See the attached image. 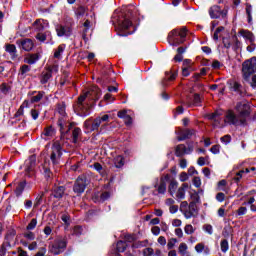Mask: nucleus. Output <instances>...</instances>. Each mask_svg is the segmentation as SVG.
<instances>
[{"instance_id": "obj_1", "label": "nucleus", "mask_w": 256, "mask_h": 256, "mask_svg": "<svg viewBox=\"0 0 256 256\" xmlns=\"http://www.w3.org/2000/svg\"><path fill=\"white\" fill-rule=\"evenodd\" d=\"M99 95H101V90L97 86H92L87 91L82 92L75 105L77 113H79L81 117H87L90 109L89 101H97Z\"/></svg>"}, {"instance_id": "obj_2", "label": "nucleus", "mask_w": 256, "mask_h": 256, "mask_svg": "<svg viewBox=\"0 0 256 256\" xmlns=\"http://www.w3.org/2000/svg\"><path fill=\"white\" fill-rule=\"evenodd\" d=\"M103 123H109V115L105 114L102 117L98 116L96 118H89L84 122V128L88 133H93V131H103V127H105V124Z\"/></svg>"}, {"instance_id": "obj_3", "label": "nucleus", "mask_w": 256, "mask_h": 256, "mask_svg": "<svg viewBox=\"0 0 256 256\" xmlns=\"http://www.w3.org/2000/svg\"><path fill=\"white\" fill-rule=\"evenodd\" d=\"M208 13L211 19H223L224 23L227 24V15L229 13V7L225 6L221 8L219 5H213L209 8Z\"/></svg>"}, {"instance_id": "obj_4", "label": "nucleus", "mask_w": 256, "mask_h": 256, "mask_svg": "<svg viewBox=\"0 0 256 256\" xmlns=\"http://www.w3.org/2000/svg\"><path fill=\"white\" fill-rule=\"evenodd\" d=\"M61 157H63V147L61 142L55 141L51 147L50 161L53 165H59L61 163Z\"/></svg>"}, {"instance_id": "obj_5", "label": "nucleus", "mask_w": 256, "mask_h": 256, "mask_svg": "<svg viewBox=\"0 0 256 256\" xmlns=\"http://www.w3.org/2000/svg\"><path fill=\"white\" fill-rule=\"evenodd\" d=\"M224 123L225 125H233L234 127H239L243 125L245 122L234 110L229 109L224 114Z\"/></svg>"}, {"instance_id": "obj_6", "label": "nucleus", "mask_w": 256, "mask_h": 256, "mask_svg": "<svg viewBox=\"0 0 256 256\" xmlns=\"http://www.w3.org/2000/svg\"><path fill=\"white\" fill-rule=\"evenodd\" d=\"M65 249H67V238L58 237L55 239L54 243L49 246V253H52V255H61Z\"/></svg>"}, {"instance_id": "obj_7", "label": "nucleus", "mask_w": 256, "mask_h": 256, "mask_svg": "<svg viewBox=\"0 0 256 256\" xmlns=\"http://www.w3.org/2000/svg\"><path fill=\"white\" fill-rule=\"evenodd\" d=\"M185 37H187V28L182 27L181 29H174L169 34V39L173 45H181L185 43Z\"/></svg>"}, {"instance_id": "obj_8", "label": "nucleus", "mask_w": 256, "mask_h": 256, "mask_svg": "<svg viewBox=\"0 0 256 256\" xmlns=\"http://www.w3.org/2000/svg\"><path fill=\"white\" fill-rule=\"evenodd\" d=\"M235 111L238 117L242 118L243 122L246 123L247 117L251 115V105H249V102H247V100H243L236 104Z\"/></svg>"}, {"instance_id": "obj_9", "label": "nucleus", "mask_w": 256, "mask_h": 256, "mask_svg": "<svg viewBox=\"0 0 256 256\" xmlns=\"http://www.w3.org/2000/svg\"><path fill=\"white\" fill-rule=\"evenodd\" d=\"M58 71H59V66L57 65H53L45 68L39 76L41 85H46V83H49V81L51 80V77H53V73H57Z\"/></svg>"}, {"instance_id": "obj_10", "label": "nucleus", "mask_w": 256, "mask_h": 256, "mask_svg": "<svg viewBox=\"0 0 256 256\" xmlns=\"http://www.w3.org/2000/svg\"><path fill=\"white\" fill-rule=\"evenodd\" d=\"M256 71V59L252 58L250 60H246L242 64V72L244 79H247L248 77H251L253 73Z\"/></svg>"}, {"instance_id": "obj_11", "label": "nucleus", "mask_w": 256, "mask_h": 256, "mask_svg": "<svg viewBox=\"0 0 256 256\" xmlns=\"http://www.w3.org/2000/svg\"><path fill=\"white\" fill-rule=\"evenodd\" d=\"M87 187V176L81 175L79 176L73 186L74 193L77 195H81V193H85V189Z\"/></svg>"}, {"instance_id": "obj_12", "label": "nucleus", "mask_w": 256, "mask_h": 256, "mask_svg": "<svg viewBox=\"0 0 256 256\" xmlns=\"http://www.w3.org/2000/svg\"><path fill=\"white\" fill-rule=\"evenodd\" d=\"M176 157H183V155H191L193 153V146H185V144H178L174 147Z\"/></svg>"}, {"instance_id": "obj_13", "label": "nucleus", "mask_w": 256, "mask_h": 256, "mask_svg": "<svg viewBox=\"0 0 256 256\" xmlns=\"http://www.w3.org/2000/svg\"><path fill=\"white\" fill-rule=\"evenodd\" d=\"M182 213L187 219H191V217H197V213H199L197 204H195V202H190L188 207Z\"/></svg>"}, {"instance_id": "obj_14", "label": "nucleus", "mask_w": 256, "mask_h": 256, "mask_svg": "<svg viewBox=\"0 0 256 256\" xmlns=\"http://www.w3.org/2000/svg\"><path fill=\"white\" fill-rule=\"evenodd\" d=\"M16 44L24 51H33V47H35V43L29 38L17 40Z\"/></svg>"}, {"instance_id": "obj_15", "label": "nucleus", "mask_w": 256, "mask_h": 256, "mask_svg": "<svg viewBox=\"0 0 256 256\" xmlns=\"http://www.w3.org/2000/svg\"><path fill=\"white\" fill-rule=\"evenodd\" d=\"M55 29H56V33H57V35H58V37H69V35H71V33H72V29H71V27H69V26H63V25H61V24H57L56 26H55Z\"/></svg>"}, {"instance_id": "obj_16", "label": "nucleus", "mask_w": 256, "mask_h": 256, "mask_svg": "<svg viewBox=\"0 0 256 256\" xmlns=\"http://www.w3.org/2000/svg\"><path fill=\"white\" fill-rule=\"evenodd\" d=\"M58 126L60 127L61 134L65 135L71 131L72 124H69L65 117H61L58 120Z\"/></svg>"}, {"instance_id": "obj_17", "label": "nucleus", "mask_w": 256, "mask_h": 256, "mask_svg": "<svg viewBox=\"0 0 256 256\" xmlns=\"http://www.w3.org/2000/svg\"><path fill=\"white\" fill-rule=\"evenodd\" d=\"M199 195H203V189H199L197 190H190L189 191V196L191 199V203H194V205H197V203H201V196Z\"/></svg>"}, {"instance_id": "obj_18", "label": "nucleus", "mask_w": 256, "mask_h": 256, "mask_svg": "<svg viewBox=\"0 0 256 256\" xmlns=\"http://www.w3.org/2000/svg\"><path fill=\"white\" fill-rule=\"evenodd\" d=\"M187 189H189V184L188 183H183L176 191L175 198L178 201H182L185 199V195L187 193Z\"/></svg>"}, {"instance_id": "obj_19", "label": "nucleus", "mask_w": 256, "mask_h": 256, "mask_svg": "<svg viewBox=\"0 0 256 256\" xmlns=\"http://www.w3.org/2000/svg\"><path fill=\"white\" fill-rule=\"evenodd\" d=\"M37 162V159L35 156H30L28 160L25 161V172L27 174L33 173V169H35V163Z\"/></svg>"}, {"instance_id": "obj_20", "label": "nucleus", "mask_w": 256, "mask_h": 256, "mask_svg": "<svg viewBox=\"0 0 256 256\" xmlns=\"http://www.w3.org/2000/svg\"><path fill=\"white\" fill-rule=\"evenodd\" d=\"M42 139H45V141L52 139V137H55V129L53 126H48L44 129V131L41 134Z\"/></svg>"}, {"instance_id": "obj_21", "label": "nucleus", "mask_w": 256, "mask_h": 256, "mask_svg": "<svg viewBox=\"0 0 256 256\" xmlns=\"http://www.w3.org/2000/svg\"><path fill=\"white\" fill-rule=\"evenodd\" d=\"M177 79V72H166L165 77L161 81L162 87H167V81H175Z\"/></svg>"}, {"instance_id": "obj_22", "label": "nucleus", "mask_w": 256, "mask_h": 256, "mask_svg": "<svg viewBox=\"0 0 256 256\" xmlns=\"http://www.w3.org/2000/svg\"><path fill=\"white\" fill-rule=\"evenodd\" d=\"M196 131L194 129H186L180 133L178 136V141H185V139H191L195 135Z\"/></svg>"}, {"instance_id": "obj_23", "label": "nucleus", "mask_w": 256, "mask_h": 256, "mask_svg": "<svg viewBox=\"0 0 256 256\" xmlns=\"http://www.w3.org/2000/svg\"><path fill=\"white\" fill-rule=\"evenodd\" d=\"M131 27H133V23L130 22L129 19H124L122 22H120L118 24V30L120 32H123V31H129V29H131Z\"/></svg>"}, {"instance_id": "obj_24", "label": "nucleus", "mask_w": 256, "mask_h": 256, "mask_svg": "<svg viewBox=\"0 0 256 256\" xmlns=\"http://www.w3.org/2000/svg\"><path fill=\"white\" fill-rule=\"evenodd\" d=\"M239 34L244 38L247 39L248 41H250V43H255V35L253 34V32L249 31V30H240Z\"/></svg>"}, {"instance_id": "obj_25", "label": "nucleus", "mask_w": 256, "mask_h": 256, "mask_svg": "<svg viewBox=\"0 0 256 256\" xmlns=\"http://www.w3.org/2000/svg\"><path fill=\"white\" fill-rule=\"evenodd\" d=\"M39 59H40L39 54H28L24 58V63H27L28 65H35V63H37Z\"/></svg>"}, {"instance_id": "obj_26", "label": "nucleus", "mask_w": 256, "mask_h": 256, "mask_svg": "<svg viewBox=\"0 0 256 256\" xmlns=\"http://www.w3.org/2000/svg\"><path fill=\"white\" fill-rule=\"evenodd\" d=\"M195 251L198 253H205V255H210L211 254V249L209 246H205L203 242L196 244L195 246Z\"/></svg>"}, {"instance_id": "obj_27", "label": "nucleus", "mask_w": 256, "mask_h": 256, "mask_svg": "<svg viewBox=\"0 0 256 256\" xmlns=\"http://www.w3.org/2000/svg\"><path fill=\"white\" fill-rule=\"evenodd\" d=\"M52 195H53V197H55V199H62L63 195H65V187L56 186L53 189Z\"/></svg>"}, {"instance_id": "obj_28", "label": "nucleus", "mask_w": 256, "mask_h": 256, "mask_svg": "<svg viewBox=\"0 0 256 256\" xmlns=\"http://www.w3.org/2000/svg\"><path fill=\"white\" fill-rule=\"evenodd\" d=\"M177 187H179V182L176 180H171L168 186V193H170L171 197L175 195V191H177Z\"/></svg>"}, {"instance_id": "obj_29", "label": "nucleus", "mask_w": 256, "mask_h": 256, "mask_svg": "<svg viewBox=\"0 0 256 256\" xmlns=\"http://www.w3.org/2000/svg\"><path fill=\"white\" fill-rule=\"evenodd\" d=\"M47 37H50L51 38V32L49 31H46V32H39L37 35H36V39L37 41H40V43H45V41H47Z\"/></svg>"}, {"instance_id": "obj_30", "label": "nucleus", "mask_w": 256, "mask_h": 256, "mask_svg": "<svg viewBox=\"0 0 256 256\" xmlns=\"http://www.w3.org/2000/svg\"><path fill=\"white\" fill-rule=\"evenodd\" d=\"M31 71V66L24 64L19 69V75L22 77V79H25L27 77V74Z\"/></svg>"}, {"instance_id": "obj_31", "label": "nucleus", "mask_w": 256, "mask_h": 256, "mask_svg": "<svg viewBox=\"0 0 256 256\" xmlns=\"http://www.w3.org/2000/svg\"><path fill=\"white\" fill-rule=\"evenodd\" d=\"M26 185H27L26 181H22L18 184V186L15 189L16 197H21V195H23V191H25Z\"/></svg>"}, {"instance_id": "obj_32", "label": "nucleus", "mask_w": 256, "mask_h": 256, "mask_svg": "<svg viewBox=\"0 0 256 256\" xmlns=\"http://www.w3.org/2000/svg\"><path fill=\"white\" fill-rule=\"evenodd\" d=\"M114 165L117 169H121L123 165H125V158L123 156L118 155L114 158Z\"/></svg>"}, {"instance_id": "obj_33", "label": "nucleus", "mask_w": 256, "mask_h": 256, "mask_svg": "<svg viewBox=\"0 0 256 256\" xmlns=\"http://www.w3.org/2000/svg\"><path fill=\"white\" fill-rule=\"evenodd\" d=\"M81 128L76 127L74 128V130L72 131V139H73V143H79V137H81Z\"/></svg>"}, {"instance_id": "obj_34", "label": "nucleus", "mask_w": 256, "mask_h": 256, "mask_svg": "<svg viewBox=\"0 0 256 256\" xmlns=\"http://www.w3.org/2000/svg\"><path fill=\"white\" fill-rule=\"evenodd\" d=\"M187 249H189L187 244L185 242H182V243H180V245L178 247V253H180L181 256H186L187 255Z\"/></svg>"}, {"instance_id": "obj_35", "label": "nucleus", "mask_w": 256, "mask_h": 256, "mask_svg": "<svg viewBox=\"0 0 256 256\" xmlns=\"http://www.w3.org/2000/svg\"><path fill=\"white\" fill-rule=\"evenodd\" d=\"M220 249H221L222 253H227L229 251V241L227 239L221 240Z\"/></svg>"}, {"instance_id": "obj_36", "label": "nucleus", "mask_w": 256, "mask_h": 256, "mask_svg": "<svg viewBox=\"0 0 256 256\" xmlns=\"http://www.w3.org/2000/svg\"><path fill=\"white\" fill-rule=\"evenodd\" d=\"M116 249L118 253H124V251L127 249V243L124 241H118L116 244Z\"/></svg>"}, {"instance_id": "obj_37", "label": "nucleus", "mask_w": 256, "mask_h": 256, "mask_svg": "<svg viewBox=\"0 0 256 256\" xmlns=\"http://www.w3.org/2000/svg\"><path fill=\"white\" fill-rule=\"evenodd\" d=\"M157 191L160 195H165V193L167 192V184L165 183V181H160Z\"/></svg>"}, {"instance_id": "obj_38", "label": "nucleus", "mask_w": 256, "mask_h": 256, "mask_svg": "<svg viewBox=\"0 0 256 256\" xmlns=\"http://www.w3.org/2000/svg\"><path fill=\"white\" fill-rule=\"evenodd\" d=\"M63 51H65V44H61L58 46L57 50L54 52L55 59H60Z\"/></svg>"}, {"instance_id": "obj_39", "label": "nucleus", "mask_w": 256, "mask_h": 256, "mask_svg": "<svg viewBox=\"0 0 256 256\" xmlns=\"http://www.w3.org/2000/svg\"><path fill=\"white\" fill-rule=\"evenodd\" d=\"M242 88H243V86H241V84L239 82H233L231 84V90L235 91V93H239V95H241Z\"/></svg>"}, {"instance_id": "obj_40", "label": "nucleus", "mask_w": 256, "mask_h": 256, "mask_svg": "<svg viewBox=\"0 0 256 256\" xmlns=\"http://www.w3.org/2000/svg\"><path fill=\"white\" fill-rule=\"evenodd\" d=\"M43 95H45V92L40 91L36 96L31 97V103H39L41 99H43Z\"/></svg>"}, {"instance_id": "obj_41", "label": "nucleus", "mask_w": 256, "mask_h": 256, "mask_svg": "<svg viewBox=\"0 0 256 256\" xmlns=\"http://www.w3.org/2000/svg\"><path fill=\"white\" fill-rule=\"evenodd\" d=\"M251 13H253V6H251V4H246V14L248 16V23H251V21H253V16H251Z\"/></svg>"}, {"instance_id": "obj_42", "label": "nucleus", "mask_w": 256, "mask_h": 256, "mask_svg": "<svg viewBox=\"0 0 256 256\" xmlns=\"http://www.w3.org/2000/svg\"><path fill=\"white\" fill-rule=\"evenodd\" d=\"M34 27L37 29V31H43L45 29V26L43 25V20L38 19L34 22Z\"/></svg>"}, {"instance_id": "obj_43", "label": "nucleus", "mask_w": 256, "mask_h": 256, "mask_svg": "<svg viewBox=\"0 0 256 256\" xmlns=\"http://www.w3.org/2000/svg\"><path fill=\"white\" fill-rule=\"evenodd\" d=\"M6 51L10 53V55H15V53H17V47H15L14 44H8L6 45Z\"/></svg>"}, {"instance_id": "obj_44", "label": "nucleus", "mask_w": 256, "mask_h": 256, "mask_svg": "<svg viewBox=\"0 0 256 256\" xmlns=\"http://www.w3.org/2000/svg\"><path fill=\"white\" fill-rule=\"evenodd\" d=\"M0 91L4 94L7 95L9 91H11V86H9L7 83H2L0 85Z\"/></svg>"}, {"instance_id": "obj_45", "label": "nucleus", "mask_w": 256, "mask_h": 256, "mask_svg": "<svg viewBox=\"0 0 256 256\" xmlns=\"http://www.w3.org/2000/svg\"><path fill=\"white\" fill-rule=\"evenodd\" d=\"M184 232L186 233V235H193V233H195V228L193 227V225L187 224L184 227Z\"/></svg>"}, {"instance_id": "obj_46", "label": "nucleus", "mask_w": 256, "mask_h": 256, "mask_svg": "<svg viewBox=\"0 0 256 256\" xmlns=\"http://www.w3.org/2000/svg\"><path fill=\"white\" fill-rule=\"evenodd\" d=\"M192 183H193L194 187H196V189H201L202 182H201V178L199 176H195L192 179Z\"/></svg>"}, {"instance_id": "obj_47", "label": "nucleus", "mask_w": 256, "mask_h": 256, "mask_svg": "<svg viewBox=\"0 0 256 256\" xmlns=\"http://www.w3.org/2000/svg\"><path fill=\"white\" fill-rule=\"evenodd\" d=\"M72 235H76V237H79L80 235H83V227L81 226H75L73 228V233Z\"/></svg>"}, {"instance_id": "obj_48", "label": "nucleus", "mask_w": 256, "mask_h": 256, "mask_svg": "<svg viewBox=\"0 0 256 256\" xmlns=\"http://www.w3.org/2000/svg\"><path fill=\"white\" fill-rule=\"evenodd\" d=\"M35 227H37V219L33 218L30 223L27 225L26 229L28 231H33V229H35Z\"/></svg>"}, {"instance_id": "obj_49", "label": "nucleus", "mask_w": 256, "mask_h": 256, "mask_svg": "<svg viewBox=\"0 0 256 256\" xmlns=\"http://www.w3.org/2000/svg\"><path fill=\"white\" fill-rule=\"evenodd\" d=\"M142 255L143 256H153V255H155V250H153V248H151V247L145 248L142 252Z\"/></svg>"}, {"instance_id": "obj_50", "label": "nucleus", "mask_w": 256, "mask_h": 256, "mask_svg": "<svg viewBox=\"0 0 256 256\" xmlns=\"http://www.w3.org/2000/svg\"><path fill=\"white\" fill-rule=\"evenodd\" d=\"M203 231H205V233H208V235H213V226L211 224H204Z\"/></svg>"}, {"instance_id": "obj_51", "label": "nucleus", "mask_w": 256, "mask_h": 256, "mask_svg": "<svg viewBox=\"0 0 256 256\" xmlns=\"http://www.w3.org/2000/svg\"><path fill=\"white\" fill-rule=\"evenodd\" d=\"M85 12H86L85 7L80 6V7H78V8L76 9L75 15H76L77 17H83V15H85Z\"/></svg>"}, {"instance_id": "obj_52", "label": "nucleus", "mask_w": 256, "mask_h": 256, "mask_svg": "<svg viewBox=\"0 0 256 256\" xmlns=\"http://www.w3.org/2000/svg\"><path fill=\"white\" fill-rule=\"evenodd\" d=\"M175 245H177V238H170L167 243V248L173 249V247H175Z\"/></svg>"}, {"instance_id": "obj_53", "label": "nucleus", "mask_w": 256, "mask_h": 256, "mask_svg": "<svg viewBox=\"0 0 256 256\" xmlns=\"http://www.w3.org/2000/svg\"><path fill=\"white\" fill-rule=\"evenodd\" d=\"M243 173H249V169H245V171L244 170H241V171H239L237 174H236V177L234 178L235 179V181H241V178L243 177Z\"/></svg>"}, {"instance_id": "obj_54", "label": "nucleus", "mask_w": 256, "mask_h": 256, "mask_svg": "<svg viewBox=\"0 0 256 256\" xmlns=\"http://www.w3.org/2000/svg\"><path fill=\"white\" fill-rule=\"evenodd\" d=\"M220 141L224 143L225 145H228V143H231V135L227 134L220 138Z\"/></svg>"}, {"instance_id": "obj_55", "label": "nucleus", "mask_w": 256, "mask_h": 256, "mask_svg": "<svg viewBox=\"0 0 256 256\" xmlns=\"http://www.w3.org/2000/svg\"><path fill=\"white\" fill-rule=\"evenodd\" d=\"M30 115H31L32 119H34V121H37V119H39V110L32 109L30 111Z\"/></svg>"}, {"instance_id": "obj_56", "label": "nucleus", "mask_w": 256, "mask_h": 256, "mask_svg": "<svg viewBox=\"0 0 256 256\" xmlns=\"http://www.w3.org/2000/svg\"><path fill=\"white\" fill-rule=\"evenodd\" d=\"M221 149L220 145H214L210 148L211 153H213L214 155L219 154V151Z\"/></svg>"}, {"instance_id": "obj_57", "label": "nucleus", "mask_w": 256, "mask_h": 256, "mask_svg": "<svg viewBox=\"0 0 256 256\" xmlns=\"http://www.w3.org/2000/svg\"><path fill=\"white\" fill-rule=\"evenodd\" d=\"M24 237L29 241H33L35 239V233L33 232H26L24 233Z\"/></svg>"}, {"instance_id": "obj_58", "label": "nucleus", "mask_w": 256, "mask_h": 256, "mask_svg": "<svg viewBox=\"0 0 256 256\" xmlns=\"http://www.w3.org/2000/svg\"><path fill=\"white\" fill-rule=\"evenodd\" d=\"M179 179L182 183H185L189 179V175H187V172H182L179 176Z\"/></svg>"}, {"instance_id": "obj_59", "label": "nucleus", "mask_w": 256, "mask_h": 256, "mask_svg": "<svg viewBox=\"0 0 256 256\" xmlns=\"http://www.w3.org/2000/svg\"><path fill=\"white\" fill-rule=\"evenodd\" d=\"M216 199L219 201V203H223V201H225V194L223 192H219L216 195Z\"/></svg>"}, {"instance_id": "obj_60", "label": "nucleus", "mask_w": 256, "mask_h": 256, "mask_svg": "<svg viewBox=\"0 0 256 256\" xmlns=\"http://www.w3.org/2000/svg\"><path fill=\"white\" fill-rule=\"evenodd\" d=\"M189 207V202L187 201H183L180 204V211L181 213H183L185 211V209H187Z\"/></svg>"}, {"instance_id": "obj_61", "label": "nucleus", "mask_w": 256, "mask_h": 256, "mask_svg": "<svg viewBox=\"0 0 256 256\" xmlns=\"http://www.w3.org/2000/svg\"><path fill=\"white\" fill-rule=\"evenodd\" d=\"M193 103L195 105H201V96L199 94H194Z\"/></svg>"}, {"instance_id": "obj_62", "label": "nucleus", "mask_w": 256, "mask_h": 256, "mask_svg": "<svg viewBox=\"0 0 256 256\" xmlns=\"http://www.w3.org/2000/svg\"><path fill=\"white\" fill-rule=\"evenodd\" d=\"M119 119H125L129 114H127V110H121L118 112Z\"/></svg>"}, {"instance_id": "obj_63", "label": "nucleus", "mask_w": 256, "mask_h": 256, "mask_svg": "<svg viewBox=\"0 0 256 256\" xmlns=\"http://www.w3.org/2000/svg\"><path fill=\"white\" fill-rule=\"evenodd\" d=\"M109 197H111V194L109 192H103L100 195V199L101 201H107V199H109Z\"/></svg>"}, {"instance_id": "obj_64", "label": "nucleus", "mask_w": 256, "mask_h": 256, "mask_svg": "<svg viewBox=\"0 0 256 256\" xmlns=\"http://www.w3.org/2000/svg\"><path fill=\"white\" fill-rule=\"evenodd\" d=\"M247 213V207H240L238 210H237V215L241 216V215H245Z\"/></svg>"}]
</instances>
